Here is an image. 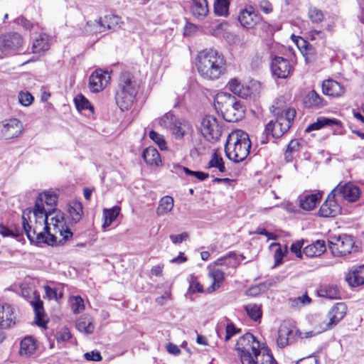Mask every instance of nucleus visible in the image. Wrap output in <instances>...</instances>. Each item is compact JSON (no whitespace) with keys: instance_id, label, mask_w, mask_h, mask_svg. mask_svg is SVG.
<instances>
[{"instance_id":"nucleus-33","label":"nucleus","mask_w":364,"mask_h":364,"mask_svg":"<svg viewBox=\"0 0 364 364\" xmlns=\"http://www.w3.org/2000/svg\"><path fill=\"white\" fill-rule=\"evenodd\" d=\"M76 328L82 333H92L95 329L92 318L88 315H82L77 321Z\"/></svg>"},{"instance_id":"nucleus-50","label":"nucleus","mask_w":364,"mask_h":364,"mask_svg":"<svg viewBox=\"0 0 364 364\" xmlns=\"http://www.w3.org/2000/svg\"><path fill=\"white\" fill-rule=\"evenodd\" d=\"M322 327H323V321H321L318 322V325L314 327V330L310 331H307V332H305V333H301V332H300L299 331V333H298L297 336H299L301 338H311L312 336H314L316 335L321 333L322 332H324L325 331H321Z\"/></svg>"},{"instance_id":"nucleus-2","label":"nucleus","mask_w":364,"mask_h":364,"mask_svg":"<svg viewBox=\"0 0 364 364\" xmlns=\"http://www.w3.org/2000/svg\"><path fill=\"white\" fill-rule=\"evenodd\" d=\"M199 75L205 80H215L226 73V60L218 50L213 48L198 52L196 63Z\"/></svg>"},{"instance_id":"nucleus-13","label":"nucleus","mask_w":364,"mask_h":364,"mask_svg":"<svg viewBox=\"0 0 364 364\" xmlns=\"http://www.w3.org/2000/svg\"><path fill=\"white\" fill-rule=\"evenodd\" d=\"M346 306L344 303H337L328 312L327 318L323 320L321 331H327L336 326L346 315Z\"/></svg>"},{"instance_id":"nucleus-60","label":"nucleus","mask_w":364,"mask_h":364,"mask_svg":"<svg viewBox=\"0 0 364 364\" xmlns=\"http://www.w3.org/2000/svg\"><path fill=\"white\" fill-rule=\"evenodd\" d=\"M303 242L301 241H296L291 244L290 250L294 253L296 257H301L302 253L301 252V249L302 247Z\"/></svg>"},{"instance_id":"nucleus-24","label":"nucleus","mask_w":364,"mask_h":364,"mask_svg":"<svg viewBox=\"0 0 364 364\" xmlns=\"http://www.w3.org/2000/svg\"><path fill=\"white\" fill-rule=\"evenodd\" d=\"M320 297L329 299H338L341 297V292L338 287L335 284H325L320 286L317 290Z\"/></svg>"},{"instance_id":"nucleus-29","label":"nucleus","mask_w":364,"mask_h":364,"mask_svg":"<svg viewBox=\"0 0 364 364\" xmlns=\"http://www.w3.org/2000/svg\"><path fill=\"white\" fill-rule=\"evenodd\" d=\"M326 251V245L323 240H317L307 245L303 250V254L309 257L320 256Z\"/></svg>"},{"instance_id":"nucleus-4","label":"nucleus","mask_w":364,"mask_h":364,"mask_svg":"<svg viewBox=\"0 0 364 364\" xmlns=\"http://www.w3.org/2000/svg\"><path fill=\"white\" fill-rule=\"evenodd\" d=\"M250 147L249 135L242 130H235L227 138L225 144V155L230 160L239 163L247 158Z\"/></svg>"},{"instance_id":"nucleus-48","label":"nucleus","mask_w":364,"mask_h":364,"mask_svg":"<svg viewBox=\"0 0 364 364\" xmlns=\"http://www.w3.org/2000/svg\"><path fill=\"white\" fill-rule=\"evenodd\" d=\"M70 303L74 314H78L85 309L84 301L79 296L70 298Z\"/></svg>"},{"instance_id":"nucleus-15","label":"nucleus","mask_w":364,"mask_h":364,"mask_svg":"<svg viewBox=\"0 0 364 364\" xmlns=\"http://www.w3.org/2000/svg\"><path fill=\"white\" fill-rule=\"evenodd\" d=\"M0 44L6 52L15 51L22 46L23 38L18 33H7L0 36Z\"/></svg>"},{"instance_id":"nucleus-51","label":"nucleus","mask_w":364,"mask_h":364,"mask_svg":"<svg viewBox=\"0 0 364 364\" xmlns=\"http://www.w3.org/2000/svg\"><path fill=\"white\" fill-rule=\"evenodd\" d=\"M179 168L181 170H182L186 175L191 176H194L197 179H198L199 181H204L209 176V174L207 173H204L202 171H191L188 168H186V167L180 166Z\"/></svg>"},{"instance_id":"nucleus-17","label":"nucleus","mask_w":364,"mask_h":364,"mask_svg":"<svg viewBox=\"0 0 364 364\" xmlns=\"http://www.w3.org/2000/svg\"><path fill=\"white\" fill-rule=\"evenodd\" d=\"M109 80L108 72L96 70L90 77V88L92 92H100L107 85Z\"/></svg>"},{"instance_id":"nucleus-5","label":"nucleus","mask_w":364,"mask_h":364,"mask_svg":"<svg viewBox=\"0 0 364 364\" xmlns=\"http://www.w3.org/2000/svg\"><path fill=\"white\" fill-rule=\"evenodd\" d=\"M215 109L220 112L224 119L229 122H236L245 114V108L240 100L228 92H219L214 99Z\"/></svg>"},{"instance_id":"nucleus-38","label":"nucleus","mask_w":364,"mask_h":364,"mask_svg":"<svg viewBox=\"0 0 364 364\" xmlns=\"http://www.w3.org/2000/svg\"><path fill=\"white\" fill-rule=\"evenodd\" d=\"M253 363L254 364H277L269 350L266 348H263L257 354H255Z\"/></svg>"},{"instance_id":"nucleus-45","label":"nucleus","mask_w":364,"mask_h":364,"mask_svg":"<svg viewBox=\"0 0 364 364\" xmlns=\"http://www.w3.org/2000/svg\"><path fill=\"white\" fill-rule=\"evenodd\" d=\"M308 16L314 23H319L323 21L324 15L321 10L316 7H310L308 11Z\"/></svg>"},{"instance_id":"nucleus-49","label":"nucleus","mask_w":364,"mask_h":364,"mask_svg":"<svg viewBox=\"0 0 364 364\" xmlns=\"http://www.w3.org/2000/svg\"><path fill=\"white\" fill-rule=\"evenodd\" d=\"M299 146H300L299 142L296 139L291 140L289 143L287 148L286 153H285V159L287 161H291L292 154H294V152H296L299 150Z\"/></svg>"},{"instance_id":"nucleus-31","label":"nucleus","mask_w":364,"mask_h":364,"mask_svg":"<svg viewBox=\"0 0 364 364\" xmlns=\"http://www.w3.org/2000/svg\"><path fill=\"white\" fill-rule=\"evenodd\" d=\"M208 277L212 279V284L207 289L208 293H212L220 288L224 281V272L218 268L211 269L208 273Z\"/></svg>"},{"instance_id":"nucleus-39","label":"nucleus","mask_w":364,"mask_h":364,"mask_svg":"<svg viewBox=\"0 0 364 364\" xmlns=\"http://www.w3.org/2000/svg\"><path fill=\"white\" fill-rule=\"evenodd\" d=\"M36 345L32 337L27 336L21 341L20 348V354L21 355H30L36 351Z\"/></svg>"},{"instance_id":"nucleus-34","label":"nucleus","mask_w":364,"mask_h":364,"mask_svg":"<svg viewBox=\"0 0 364 364\" xmlns=\"http://www.w3.org/2000/svg\"><path fill=\"white\" fill-rule=\"evenodd\" d=\"M49 38L46 33L40 34L33 43V53H41L49 49Z\"/></svg>"},{"instance_id":"nucleus-8","label":"nucleus","mask_w":364,"mask_h":364,"mask_svg":"<svg viewBox=\"0 0 364 364\" xmlns=\"http://www.w3.org/2000/svg\"><path fill=\"white\" fill-rule=\"evenodd\" d=\"M200 130L202 134L209 141H217L223 132L222 126L217 118L213 115H207L203 118Z\"/></svg>"},{"instance_id":"nucleus-61","label":"nucleus","mask_w":364,"mask_h":364,"mask_svg":"<svg viewBox=\"0 0 364 364\" xmlns=\"http://www.w3.org/2000/svg\"><path fill=\"white\" fill-rule=\"evenodd\" d=\"M259 9L261 11H262L264 14H269L272 11V4L267 1V0H262L259 2Z\"/></svg>"},{"instance_id":"nucleus-18","label":"nucleus","mask_w":364,"mask_h":364,"mask_svg":"<svg viewBox=\"0 0 364 364\" xmlns=\"http://www.w3.org/2000/svg\"><path fill=\"white\" fill-rule=\"evenodd\" d=\"M261 20V17L250 6L242 10L238 16V21L246 28H254Z\"/></svg>"},{"instance_id":"nucleus-1","label":"nucleus","mask_w":364,"mask_h":364,"mask_svg":"<svg viewBox=\"0 0 364 364\" xmlns=\"http://www.w3.org/2000/svg\"><path fill=\"white\" fill-rule=\"evenodd\" d=\"M58 197L54 193H40L35 201L33 208H27L23 212L22 226L31 243L36 245L56 244L54 235L47 232L48 215L55 210Z\"/></svg>"},{"instance_id":"nucleus-44","label":"nucleus","mask_w":364,"mask_h":364,"mask_svg":"<svg viewBox=\"0 0 364 364\" xmlns=\"http://www.w3.org/2000/svg\"><path fill=\"white\" fill-rule=\"evenodd\" d=\"M75 104L78 110H86L89 109L92 112V107L90 102L82 95H77L75 99Z\"/></svg>"},{"instance_id":"nucleus-7","label":"nucleus","mask_w":364,"mask_h":364,"mask_svg":"<svg viewBox=\"0 0 364 364\" xmlns=\"http://www.w3.org/2000/svg\"><path fill=\"white\" fill-rule=\"evenodd\" d=\"M328 242V248L334 257H344L355 249L354 239L348 235L332 236Z\"/></svg>"},{"instance_id":"nucleus-53","label":"nucleus","mask_w":364,"mask_h":364,"mask_svg":"<svg viewBox=\"0 0 364 364\" xmlns=\"http://www.w3.org/2000/svg\"><path fill=\"white\" fill-rule=\"evenodd\" d=\"M149 136L150 139H151L153 141L156 142V144H157V145L161 149L163 150L166 149V143L162 135L152 130L150 131Z\"/></svg>"},{"instance_id":"nucleus-25","label":"nucleus","mask_w":364,"mask_h":364,"mask_svg":"<svg viewBox=\"0 0 364 364\" xmlns=\"http://www.w3.org/2000/svg\"><path fill=\"white\" fill-rule=\"evenodd\" d=\"M346 279L351 287H358L364 284V265L353 268L349 272Z\"/></svg>"},{"instance_id":"nucleus-30","label":"nucleus","mask_w":364,"mask_h":364,"mask_svg":"<svg viewBox=\"0 0 364 364\" xmlns=\"http://www.w3.org/2000/svg\"><path fill=\"white\" fill-rule=\"evenodd\" d=\"M341 122L338 119H330L324 117L317 118L316 122L311 123L308 126L306 131L307 132L313 130H318L324 127L340 126Z\"/></svg>"},{"instance_id":"nucleus-27","label":"nucleus","mask_w":364,"mask_h":364,"mask_svg":"<svg viewBox=\"0 0 364 364\" xmlns=\"http://www.w3.org/2000/svg\"><path fill=\"white\" fill-rule=\"evenodd\" d=\"M191 12L197 18H204L209 12L207 1L192 0Z\"/></svg>"},{"instance_id":"nucleus-46","label":"nucleus","mask_w":364,"mask_h":364,"mask_svg":"<svg viewBox=\"0 0 364 364\" xmlns=\"http://www.w3.org/2000/svg\"><path fill=\"white\" fill-rule=\"evenodd\" d=\"M209 167H214L219 170L220 172L223 173L225 171V167L223 158L220 156L217 152H214L212 155L211 159L209 161Z\"/></svg>"},{"instance_id":"nucleus-42","label":"nucleus","mask_w":364,"mask_h":364,"mask_svg":"<svg viewBox=\"0 0 364 364\" xmlns=\"http://www.w3.org/2000/svg\"><path fill=\"white\" fill-rule=\"evenodd\" d=\"M245 310L250 318L257 321L262 316L261 305L250 304L245 306Z\"/></svg>"},{"instance_id":"nucleus-19","label":"nucleus","mask_w":364,"mask_h":364,"mask_svg":"<svg viewBox=\"0 0 364 364\" xmlns=\"http://www.w3.org/2000/svg\"><path fill=\"white\" fill-rule=\"evenodd\" d=\"M123 24L121 18L117 15H107L99 21H95L94 26L97 32H104L107 29L114 28L117 26L120 27Z\"/></svg>"},{"instance_id":"nucleus-57","label":"nucleus","mask_w":364,"mask_h":364,"mask_svg":"<svg viewBox=\"0 0 364 364\" xmlns=\"http://www.w3.org/2000/svg\"><path fill=\"white\" fill-rule=\"evenodd\" d=\"M188 237L187 232H183L178 235H171L170 239L173 244L178 245L181 243L183 240H186Z\"/></svg>"},{"instance_id":"nucleus-59","label":"nucleus","mask_w":364,"mask_h":364,"mask_svg":"<svg viewBox=\"0 0 364 364\" xmlns=\"http://www.w3.org/2000/svg\"><path fill=\"white\" fill-rule=\"evenodd\" d=\"M311 301V299L306 295H302L301 296L297 297L292 301V306H299L309 304Z\"/></svg>"},{"instance_id":"nucleus-6","label":"nucleus","mask_w":364,"mask_h":364,"mask_svg":"<svg viewBox=\"0 0 364 364\" xmlns=\"http://www.w3.org/2000/svg\"><path fill=\"white\" fill-rule=\"evenodd\" d=\"M274 112L277 116L276 120H271L266 125L264 132L267 135L271 134L272 137L279 138L290 129L296 116V110L288 108L280 112L279 109H275Z\"/></svg>"},{"instance_id":"nucleus-52","label":"nucleus","mask_w":364,"mask_h":364,"mask_svg":"<svg viewBox=\"0 0 364 364\" xmlns=\"http://www.w3.org/2000/svg\"><path fill=\"white\" fill-rule=\"evenodd\" d=\"M18 99L19 103H21L23 106L25 107L31 105L33 102V97L28 92L21 91L18 93Z\"/></svg>"},{"instance_id":"nucleus-55","label":"nucleus","mask_w":364,"mask_h":364,"mask_svg":"<svg viewBox=\"0 0 364 364\" xmlns=\"http://www.w3.org/2000/svg\"><path fill=\"white\" fill-rule=\"evenodd\" d=\"M229 89L235 94L240 95L241 93L242 85L236 79H232L228 82Z\"/></svg>"},{"instance_id":"nucleus-9","label":"nucleus","mask_w":364,"mask_h":364,"mask_svg":"<svg viewBox=\"0 0 364 364\" xmlns=\"http://www.w3.org/2000/svg\"><path fill=\"white\" fill-rule=\"evenodd\" d=\"M23 131V123L16 118L0 122V139H11L19 137Z\"/></svg>"},{"instance_id":"nucleus-16","label":"nucleus","mask_w":364,"mask_h":364,"mask_svg":"<svg viewBox=\"0 0 364 364\" xmlns=\"http://www.w3.org/2000/svg\"><path fill=\"white\" fill-rule=\"evenodd\" d=\"M335 194L329 193L326 201L321 205L318 215L321 217H335L341 212V207L335 200Z\"/></svg>"},{"instance_id":"nucleus-21","label":"nucleus","mask_w":364,"mask_h":364,"mask_svg":"<svg viewBox=\"0 0 364 364\" xmlns=\"http://www.w3.org/2000/svg\"><path fill=\"white\" fill-rule=\"evenodd\" d=\"M15 324V316L12 306L6 303L0 304V327L9 328Z\"/></svg>"},{"instance_id":"nucleus-37","label":"nucleus","mask_w":364,"mask_h":364,"mask_svg":"<svg viewBox=\"0 0 364 364\" xmlns=\"http://www.w3.org/2000/svg\"><path fill=\"white\" fill-rule=\"evenodd\" d=\"M144 161L150 165L158 166L161 163L160 154L156 149L148 147L145 149L142 154Z\"/></svg>"},{"instance_id":"nucleus-58","label":"nucleus","mask_w":364,"mask_h":364,"mask_svg":"<svg viewBox=\"0 0 364 364\" xmlns=\"http://www.w3.org/2000/svg\"><path fill=\"white\" fill-rule=\"evenodd\" d=\"M46 296L49 299H55L56 301L58 300V292L57 289H53L50 287L49 286H45L44 287Z\"/></svg>"},{"instance_id":"nucleus-26","label":"nucleus","mask_w":364,"mask_h":364,"mask_svg":"<svg viewBox=\"0 0 364 364\" xmlns=\"http://www.w3.org/2000/svg\"><path fill=\"white\" fill-rule=\"evenodd\" d=\"M240 257H241V259L244 258L242 255H237L234 252H230L224 257L218 258L215 261V264L218 266H226L228 267L235 268L240 262Z\"/></svg>"},{"instance_id":"nucleus-32","label":"nucleus","mask_w":364,"mask_h":364,"mask_svg":"<svg viewBox=\"0 0 364 364\" xmlns=\"http://www.w3.org/2000/svg\"><path fill=\"white\" fill-rule=\"evenodd\" d=\"M304 104L308 108H319L325 105L323 98L314 90L309 92L305 96Z\"/></svg>"},{"instance_id":"nucleus-47","label":"nucleus","mask_w":364,"mask_h":364,"mask_svg":"<svg viewBox=\"0 0 364 364\" xmlns=\"http://www.w3.org/2000/svg\"><path fill=\"white\" fill-rule=\"evenodd\" d=\"M275 245L278 247L274 255V267H277L282 263L283 257L287 253L288 249L287 245L283 247L279 244H275Z\"/></svg>"},{"instance_id":"nucleus-63","label":"nucleus","mask_w":364,"mask_h":364,"mask_svg":"<svg viewBox=\"0 0 364 364\" xmlns=\"http://www.w3.org/2000/svg\"><path fill=\"white\" fill-rule=\"evenodd\" d=\"M71 338V334L68 328H64L63 331L59 332L57 336L58 341H66Z\"/></svg>"},{"instance_id":"nucleus-28","label":"nucleus","mask_w":364,"mask_h":364,"mask_svg":"<svg viewBox=\"0 0 364 364\" xmlns=\"http://www.w3.org/2000/svg\"><path fill=\"white\" fill-rule=\"evenodd\" d=\"M31 304L33 307L36 314V323L38 326H44L45 321L44 310L43 306V301L40 299V295L34 293V299L31 301Z\"/></svg>"},{"instance_id":"nucleus-20","label":"nucleus","mask_w":364,"mask_h":364,"mask_svg":"<svg viewBox=\"0 0 364 364\" xmlns=\"http://www.w3.org/2000/svg\"><path fill=\"white\" fill-rule=\"evenodd\" d=\"M171 131L176 139L181 140L185 136H191L193 127L189 122L182 119H177Z\"/></svg>"},{"instance_id":"nucleus-10","label":"nucleus","mask_w":364,"mask_h":364,"mask_svg":"<svg viewBox=\"0 0 364 364\" xmlns=\"http://www.w3.org/2000/svg\"><path fill=\"white\" fill-rule=\"evenodd\" d=\"M50 216L51 215H48L47 232L51 235H54L56 239V235L59 234V235L62 237V240L59 241L60 243H61L62 241L66 242L71 238L73 237V232L68 228L64 227L63 217L58 215L53 217ZM58 244V242L56 240V244L53 246L57 245Z\"/></svg>"},{"instance_id":"nucleus-56","label":"nucleus","mask_w":364,"mask_h":364,"mask_svg":"<svg viewBox=\"0 0 364 364\" xmlns=\"http://www.w3.org/2000/svg\"><path fill=\"white\" fill-rule=\"evenodd\" d=\"M189 291L193 294L196 292L201 293L203 291V288L196 279L192 278L190 281Z\"/></svg>"},{"instance_id":"nucleus-40","label":"nucleus","mask_w":364,"mask_h":364,"mask_svg":"<svg viewBox=\"0 0 364 364\" xmlns=\"http://www.w3.org/2000/svg\"><path fill=\"white\" fill-rule=\"evenodd\" d=\"M120 213V208L119 206H114L110 209L104 210L105 222L102 225L103 228L109 227L112 223L117 218Z\"/></svg>"},{"instance_id":"nucleus-54","label":"nucleus","mask_w":364,"mask_h":364,"mask_svg":"<svg viewBox=\"0 0 364 364\" xmlns=\"http://www.w3.org/2000/svg\"><path fill=\"white\" fill-rule=\"evenodd\" d=\"M240 332V329L236 328L233 323H228L225 328V341H228L233 336L239 333Z\"/></svg>"},{"instance_id":"nucleus-41","label":"nucleus","mask_w":364,"mask_h":364,"mask_svg":"<svg viewBox=\"0 0 364 364\" xmlns=\"http://www.w3.org/2000/svg\"><path fill=\"white\" fill-rule=\"evenodd\" d=\"M177 118L176 116L171 112H168L161 117L159 118L157 122L161 127L171 130Z\"/></svg>"},{"instance_id":"nucleus-22","label":"nucleus","mask_w":364,"mask_h":364,"mask_svg":"<svg viewBox=\"0 0 364 364\" xmlns=\"http://www.w3.org/2000/svg\"><path fill=\"white\" fill-rule=\"evenodd\" d=\"M322 91L326 95L340 97L344 94L345 88L337 81L329 79L323 82Z\"/></svg>"},{"instance_id":"nucleus-3","label":"nucleus","mask_w":364,"mask_h":364,"mask_svg":"<svg viewBox=\"0 0 364 364\" xmlns=\"http://www.w3.org/2000/svg\"><path fill=\"white\" fill-rule=\"evenodd\" d=\"M139 87V84L132 73L123 72L120 74L115 100L122 110H127L132 105Z\"/></svg>"},{"instance_id":"nucleus-23","label":"nucleus","mask_w":364,"mask_h":364,"mask_svg":"<svg viewBox=\"0 0 364 364\" xmlns=\"http://www.w3.org/2000/svg\"><path fill=\"white\" fill-rule=\"evenodd\" d=\"M321 198V194L320 193L312 194L304 193L299 197V205L305 210H311L315 208Z\"/></svg>"},{"instance_id":"nucleus-62","label":"nucleus","mask_w":364,"mask_h":364,"mask_svg":"<svg viewBox=\"0 0 364 364\" xmlns=\"http://www.w3.org/2000/svg\"><path fill=\"white\" fill-rule=\"evenodd\" d=\"M84 357L87 360L99 361L102 359V356L98 351H91L84 354Z\"/></svg>"},{"instance_id":"nucleus-64","label":"nucleus","mask_w":364,"mask_h":364,"mask_svg":"<svg viewBox=\"0 0 364 364\" xmlns=\"http://www.w3.org/2000/svg\"><path fill=\"white\" fill-rule=\"evenodd\" d=\"M296 364H318V360L314 356H309L300 359Z\"/></svg>"},{"instance_id":"nucleus-12","label":"nucleus","mask_w":364,"mask_h":364,"mask_svg":"<svg viewBox=\"0 0 364 364\" xmlns=\"http://www.w3.org/2000/svg\"><path fill=\"white\" fill-rule=\"evenodd\" d=\"M331 192L335 196H341L343 199L350 203L356 201L360 195L359 188L350 182L339 183Z\"/></svg>"},{"instance_id":"nucleus-14","label":"nucleus","mask_w":364,"mask_h":364,"mask_svg":"<svg viewBox=\"0 0 364 364\" xmlns=\"http://www.w3.org/2000/svg\"><path fill=\"white\" fill-rule=\"evenodd\" d=\"M271 71L273 76L284 79L288 77L291 71L289 61L280 56H274L271 62Z\"/></svg>"},{"instance_id":"nucleus-35","label":"nucleus","mask_w":364,"mask_h":364,"mask_svg":"<svg viewBox=\"0 0 364 364\" xmlns=\"http://www.w3.org/2000/svg\"><path fill=\"white\" fill-rule=\"evenodd\" d=\"M68 213L72 221L74 223H78L83 214L82 204L77 200L70 202L68 205Z\"/></svg>"},{"instance_id":"nucleus-11","label":"nucleus","mask_w":364,"mask_h":364,"mask_svg":"<svg viewBox=\"0 0 364 364\" xmlns=\"http://www.w3.org/2000/svg\"><path fill=\"white\" fill-rule=\"evenodd\" d=\"M298 333L299 330L289 321L282 322L278 330L277 346L282 348H284L294 341Z\"/></svg>"},{"instance_id":"nucleus-43","label":"nucleus","mask_w":364,"mask_h":364,"mask_svg":"<svg viewBox=\"0 0 364 364\" xmlns=\"http://www.w3.org/2000/svg\"><path fill=\"white\" fill-rule=\"evenodd\" d=\"M229 1L228 0H215L214 11L218 16H226L228 14Z\"/></svg>"},{"instance_id":"nucleus-36","label":"nucleus","mask_w":364,"mask_h":364,"mask_svg":"<svg viewBox=\"0 0 364 364\" xmlns=\"http://www.w3.org/2000/svg\"><path fill=\"white\" fill-rule=\"evenodd\" d=\"M174 200L171 196H166L161 198L156 208L158 215H164L169 213L173 208Z\"/></svg>"}]
</instances>
